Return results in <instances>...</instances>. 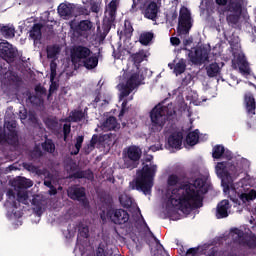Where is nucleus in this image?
Listing matches in <instances>:
<instances>
[{
  "instance_id": "obj_49",
  "label": "nucleus",
  "mask_w": 256,
  "mask_h": 256,
  "mask_svg": "<svg viewBox=\"0 0 256 256\" xmlns=\"http://www.w3.org/2000/svg\"><path fill=\"white\" fill-rule=\"evenodd\" d=\"M75 11H77L76 15H91V11H89L85 6L77 7Z\"/></svg>"
},
{
  "instance_id": "obj_28",
  "label": "nucleus",
  "mask_w": 256,
  "mask_h": 256,
  "mask_svg": "<svg viewBox=\"0 0 256 256\" xmlns=\"http://www.w3.org/2000/svg\"><path fill=\"white\" fill-rule=\"evenodd\" d=\"M131 59L134 65H141V63L147 59V52L141 49L138 52L131 54Z\"/></svg>"
},
{
  "instance_id": "obj_33",
  "label": "nucleus",
  "mask_w": 256,
  "mask_h": 256,
  "mask_svg": "<svg viewBox=\"0 0 256 256\" xmlns=\"http://www.w3.org/2000/svg\"><path fill=\"white\" fill-rule=\"evenodd\" d=\"M187 69V63L185 59H180L178 63L174 66L175 75H183V72Z\"/></svg>"
},
{
  "instance_id": "obj_45",
  "label": "nucleus",
  "mask_w": 256,
  "mask_h": 256,
  "mask_svg": "<svg viewBox=\"0 0 256 256\" xmlns=\"http://www.w3.org/2000/svg\"><path fill=\"white\" fill-rule=\"evenodd\" d=\"M31 157L32 159H41V157H43V151L41 150V147L35 146L31 152Z\"/></svg>"
},
{
  "instance_id": "obj_22",
  "label": "nucleus",
  "mask_w": 256,
  "mask_h": 256,
  "mask_svg": "<svg viewBox=\"0 0 256 256\" xmlns=\"http://www.w3.org/2000/svg\"><path fill=\"white\" fill-rule=\"evenodd\" d=\"M236 63L239 67L240 73H244V75H251V67H249V62H247V58H245V56H238Z\"/></svg>"
},
{
  "instance_id": "obj_60",
  "label": "nucleus",
  "mask_w": 256,
  "mask_h": 256,
  "mask_svg": "<svg viewBox=\"0 0 256 256\" xmlns=\"http://www.w3.org/2000/svg\"><path fill=\"white\" fill-rule=\"evenodd\" d=\"M80 235L81 237H84V239H87L89 237V228L84 227L81 231H80Z\"/></svg>"
},
{
  "instance_id": "obj_38",
  "label": "nucleus",
  "mask_w": 256,
  "mask_h": 256,
  "mask_svg": "<svg viewBox=\"0 0 256 256\" xmlns=\"http://www.w3.org/2000/svg\"><path fill=\"white\" fill-rule=\"evenodd\" d=\"M42 149L43 151H46V153H55V143H53V140L51 139L46 140L42 143Z\"/></svg>"
},
{
  "instance_id": "obj_43",
  "label": "nucleus",
  "mask_w": 256,
  "mask_h": 256,
  "mask_svg": "<svg viewBox=\"0 0 256 256\" xmlns=\"http://www.w3.org/2000/svg\"><path fill=\"white\" fill-rule=\"evenodd\" d=\"M179 181H180L179 176H177L175 174H171L168 177L167 185H168V187H175V185L179 184Z\"/></svg>"
},
{
  "instance_id": "obj_6",
  "label": "nucleus",
  "mask_w": 256,
  "mask_h": 256,
  "mask_svg": "<svg viewBox=\"0 0 256 256\" xmlns=\"http://www.w3.org/2000/svg\"><path fill=\"white\" fill-rule=\"evenodd\" d=\"M216 173L221 179V185L223 187V192L227 195L232 189L235 191V186L233 185V177H237V166L231 164L230 162L223 161L218 162L216 165Z\"/></svg>"
},
{
  "instance_id": "obj_55",
  "label": "nucleus",
  "mask_w": 256,
  "mask_h": 256,
  "mask_svg": "<svg viewBox=\"0 0 256 256\" xmlns=\"http://www.w3.org/2000/svg\"><path fill=\"white\" fill-rule=\"evenodd\" d=\"M96 256H107L105 255V244L100 243L97 250H96Z\"/></svg>"
},
{
  "instance_id": "obj_19",
  "label": "nucleus",
  "mask_w": 256,
  "mask_h": 256,
  "mask_svg": "<svg viewBox=\"0 0 256 256\" xmlns=\"http://www.w3.org/2000/svg\"><path fill=\"white\" fill-rule=\"evenodd\" d=\"M68 179H87L88 181H93L95 176L91 169L78 170L72 174H69Z\"/></svg>"
},
{
  "instance_id": "obj_39",
  "label": "nucleus",
  "mask_w": 256,
  "mask_h": 256,
  "mask_svg": "<svg viewBox=\"0 0 256 256\" xmlns=\"http://www.w3.org/2000/svg\"><path fill=\"white\" fill-rule=\"evenodd\" d=\"M46 127L50 131H59V122L55 119L48 118L46 120Z\"/></svg>"
},
{
  "instance_id": "obj_4",
  "label": "nucleus",
  "mask_w": 256,
  "mask_h": 256,
  "mask_svg": "<svg viewBox=\"0 0 256 256\" xmlns=\"http://www.w3.org/2000/svg\"><path fill=\"white\" fill-rule=\"evenodd\" d=\"M71 61L73 65L84 67L88 71L96 69L99 65V57L93 54L91 48L84 45H76L72 48Z\"/></svg>"
},
{
  "instance_id": "obj_51",
  "label": "nucleus",
  "mask_w": 256,
  "mask_h": 256,
  "mask_svg": "<svg viewBox=\"0 0 256 256\" xmlns=\"http://www.w3.org/2000/svg\"><path fill=\"white\" fill-rule=\"evenodd\" d=\"M28 120L30 121V123H33V125H39V118H37V114H35L34 112H30L28 114Z\"/></svg>"
},
{
  "instance_id": "obj_11",
  "label": "nucleus",
  "mask_w": 256,
  "mask_h": 256,
  "mask_svg": "<svg viewBox=\"0 0 256 256\" xmlns=\"http://www.w3.org/2000/svg\"><path fill=\"white\" fill-rule=\"evenodd\" d=\"M0 57H2V59L8 63H13V61H15V57H17V51L9 42H1Z\"/></svg>"
},
{
  "instance_id": "obj_41",
  "label": "nucleus",
  "mask_w": 256,
  "mask_h": 256,
  "mask_svg": "<svg viewBox=\"0 0 256 256\" xmlns=\"http://www.w3.org/2000/svg\"><path fill=\"white\" fill-rule=\"evenodd\" d=\"M134 90L135 88H131L128 84L124 85L120 93V98L125 99V97H129Z\"/></svg>"
},
{
  "instance_id": "obj_44",
  "label": "nucleus",
  "mask_w": 256,
  "mask_h": 256,
  "mask_svg": "<svg viewBox=\"0 0 256 256\" xmlns=\"http://www.w3.org/2000/svg\"><path fill=\"white\" fill-rule=\"evenodd\" d=\"M226 21L228 25H237V23H239V15L229 14L226 16Z\"/></svg>"
},
{
  "instance_id": "obj_23",
  "label": "nucleus",
  "mask_w": 256,
  "mask_h": 256,
  "mask_svg": "<svg viewBox=\"0 0 256 256\" xmlns=\"http://www.w3.org/2000/svg\"><path fill=\"white\" fill-rule=\"evenodd\" d=\"M42 29H43V24L41 23L34 24L31 30L29 31L30 39H33V41L41 40V37H43V33L41 32Z\"/></svg>"
},
{
  "instance_id": "obj_24",
  "label": "nucleus",
  "mask_w": 256,
  "mask_h": 256,
  "mask_svg": "<svg viewBox=\"0 0 256 256\" xmlns=\"http://www.w3.org/2000/svg\"><path fill=\"white\" fill-rule=\"evenodd\" d=\"M118 125L117 118L115 116H109L102 123V129L103 131H115Z\"/></svg>"
},
{
  "instance_id": "obj_31",
  "label": "nucleus",
  "mask_w": 256,
  "mask_h": 256,
  "mask_svg": "<svg viewBox=\"0 0 256 256\" xmlns=\"http://www.w3.org/2000/svg\"><path fill=\"white\" fill-rule=\"evenodd\" d=\"M1 34L6 38V39H13L15 37V27L5 25L0 28Z\"/></svg>"
},
{
  "instance_id": "obj_30",
  "label": "nucleus",
  "mask_w": 256,
  "mask_h": 256,
  "mask_svg": "<svg viewBox=\"0 0 256 256\" xmlns=\"http://www.w3.org/2000/svg\"><path fill=\"white\" fill-rule=\"evenodd\" d=\"M154 38L155 34H153V32H143L139 36V43L147 47V45H149V43H151Z\"/></svg>"
},
{
  "instance_id": "obj_62",
  "label": "nucleus",
  "mask_w": 256,
  "mask_h": 256,
  "mask_svg": "<svg viewBox=\"0 0 256 256\" xmlns=\"http://www.w3.org/2000/svg\"><path fill=\"white\" fill-rule=\"evenodd\" d=\"M170 43L172 44V45H181V40L179 39V38H177V37H172L171 39H170Z\"/></svg>"
},
{
  "instance_id": "obj_18",
  "label": "nucleus",
  "mask_w": 256,
  "mask_h": 256,
  "mask_svg": "<svg viewBox=\"0 0 256 256\" xmlns=\"http://www.w3.org/2000/svg\"><path fill=\"white\" fill-rule=\"evenodd\" d=\"M244 103H245L246 111L248 115H255L256 101L253 93L246 92L244 94Z\"/></svg>"
},
{
  "instance_id": "obj_37",
  "label": "nucleus",
  "mask_w": 256,
  "mask_h": 256,
  "mask_svg": "<svg viewBox=\"0 0 256 256\" xmlns=\"http://www.w3.org/2000/svg\"><path fill=\"white\" fill-rule=\"evenodd\" d=\"M83 141H85V136L81 135L76 137L75 149L71 152V155H79V151H81V147H83Z\"/></svg>"
},
{
  "instance_id": "obj_16",
  "label": "nucleus",
  "mask_w": 256,
  "mask_h": 256,
  "mask_svg": "<svg viewBox=\"0 0 256 256\" xmlns=\"http://www.w3.org/2000/svg\"><path fill=\"white\" fill-rule=\"evenodd\" d=\"M159 14V5L157 2L151 1L144 9L145 19H150V21H157V15Z\"/></svg>"
},
{
  "instance_id": "obj_20",
  "label": "nucleus",
  "mask_w": 256,
  "mask_h": 256,
  "mask_svg": "<svg viewBox=\"0 0 256 256\" xmlns=\"http://www.w3.org/2000/svg\"><path fill=\"white\" fill-rule=\"evenodd\" d=\"M143 81H145V76H143L141 72H136L131 74L126 84L128 85V87H131V89H135L136 87H139V85H141Z\"/></svg>"
},
{
  "instance_id": "obj_52",
  "label": "nucleus",
  "mask_w": 256,
  "mask_h": 256,
  "mask_svg": "<svg viewBox=\"0 0 256 256\" xmlns=\"http://www.w3.org/2000/svg\"><path fill=\"white\" fill-rule=\"evenodd\" d=\"M191 81H193V75L191 74H187L181 82L182 87H187V85H189L191 83Z\"/></svg>"
},
{
  "instance_id": "obj_29",
  "label": "nucleus",
  "mask_w": 256,
  "mask_h": 256,
  "mask_svg": "<svg viewBox=\"0 0 256 256\" xmlns=\"http://www.w3.org/2000/svg\"><path fill=\"white\" fill-rule=\"evenodd\" d=\"M206 73L210 78L217 77L221 73V67L217 62L211 63L206 66Z\"/></svg>"
},
{
  "instance_id": "obj_10",
  "label": "nucleus",
  "mask_w": 256,
  "mask_h": 256,
  "mask_svg": "<svg viewBox=\"0 0 256 256\" xmlns=\"http://www.w3.org/2000/svg\"><path fill=\"white\" fill-rule=\"evenodd\" d=\"M188 57L193 65H201L209 60V52L205 48H196L195 51L189 50Z\"/></svg>"
},
{
  "instance_id": "obj_17",
  "label": "nucleus",
  "mask_w": 256,
  "mask_h": 256,
  "mask_svg": "<svg viewBox=\"0 0 256 256\" xmlns=\"http://www.w3.org/2000/svg\"><path fill=\"white\" fill-rule=\"evenodd\" d=\"M168 145L172 149H181V146L183 145V132L181 131L173 132L168 137Z\"/></svg>"
},
{
  "instance_id": "obj_61",
  "label": "nucleus",
  "mask_w": 256,
  "mask_h": 256,
  "mask_svg": "<svg viewBox=\"0 0 256 256\" xmlns=\"http://www.w3.org/2000/svg\"><path fill=\"white\" fill-rule=\"evenodd\" d=\"M222 157H224V159H227V161H231L233 159V154L229 151L225 152V150H224V154Z\"/></svg>"
},
{
  "instance_id": "obj_9",
  "label": "nucleus",
  "mask_w": 256,
  "mask_h": 256,
  "mask_svg": "<svg viewBox=\"0 0 256 256\" xmlns=\"http://www.w3.org/2000/svg\"><path fill=\"white\" fill-rule=\"evenodd\" d=\"M106 217L110 219L114 225H125L129 222V212L121 208H108L106 211Z\"/></svg>"
},
{
  "instance_id": "obj_59",
  "label": "nucleus",
  "mask_w": 256,
  "mask_h": 256,
  "mask_svg": "<svg viewBox=\"0 0 256 256\" xmlns=\"http://www.w3.org/2000/svg\"><path fill=\"white\" fill-rule=\"evenodd\" d=\"M59 89V84L55 81H52L49 87L50 93H54V91H57Z\"/></svg>"
},
{
  "instance_id": "obj_27",
  "label": "nucleus",
  "mask_w": 256,
  "mask_h": 256,
  "mask_svg": "<svg viewBox=\"0 0 256 256\" xmlns=\"http://www.w3.org/2000/svg\"><path fill=\"white\" fill-rule=\"evenodd\" d=\"M185 141L186 145H189L190 147H195V145L199 143V129L189 132L186 136Z\"/></svg>"
},
{
  "instance_id": "obj_64",
  "label": "nucleus",
  "mask_w": 256,
  "mask_h": 256,
  "mask_svg": "<svg viewBox=\"0 0 256 256\" xmlns=\"http://www.w3.org/2000/svg\"><path fill=\"white\" fill-rule=\"evenodd\" d=\"M49 195H57V188L55 186L50 187Z\"/></svg>"
},
{
  "instance_id": "obj_56",
  "label": "nucleus",
  "mask_w": 256,
  "mask_h": 256,
  "mask_svg": "<svg viewBox=\"0 0 256 256\" xmlns=\"http://www.w3.org/2000/svg\"><path fill=\"white\" fill-rule=\"evenodd\" d=\"M50 70H51V75H50L51 81H53V79H55V75H57V64L51 63Z\"/></svg>"
},
{
  "instance_id": "obj_7",
  "label": "nucleus",
  "mask_w": 256,
  "mask_h": 256,
  "mask_svg": "<svg viewBox=\"0 0 256 256\" xmlns=\"http://www.w3.org/2000/svg\"><path fill=\"white\" fill-rule=\"evenodd\" d=\"M141 155H143V151L139 146H129L123 151V161L125 169H129L133 171V169H137L139 167V161L141 160Z\"/></svg>"
},
{
  "instance_id": "obj_47",
  "label": "nucleus",
  "mask_w": 256,
  "mask_h": 256,
  "mask_svg": "<svg viewBox=\"0 0 256 256\" xmlns=\"http://www.w3.org/2000/svg\"><path fill=\"white\" fill-rule=\"evenodd\" d=\"M232 11L234 13H241L243 11V4H241V1L237 0L236 2H233L231 4Z\"/></svg>"
},
{
  "instance_id": "obj_46",
  "label": "nucleus",
  "mask_w": 256,
  "mask_h": 256,
  "mask_svg": "<svg viewBox=\"0 0 256 256\" xmlns=\"http://www.w3.org/2000/svg\"><path fill=\"white\" fill-rule=\"evenodd\" d=\"M32 205H34V211H36L37 215H41L43 213V207L41 206V202L37 199L32 200Z\"/></svg>"
},
{
  "instance_id": "obj_13",
  "label": "nucleus",
  "mask_w": 256,
  "mask_h": 256,
  "mask_svg": "<svg viewBox=\"0 0 256 256\" xmlns=\"http://www.w3.org/2000/svg\"><path fill=\"white\" fill-rule=\"evenodd\" d=\"M76 9H77V6H75V4L62 3L58 6V14L63 19H71V17H77V14L75 13Z\"/></svg>"
},
{
  "instance_id": "obj_32",
  "label": "nucleus",
  "mask_w": 256,
  "mask_h": 256,
  "mask_svg": "<svg viewBox=\"0 0 256 256\" xmlns=\"http://www.w3.org/2000/svg\"><path fill=\"white\" fill-rule=\"evenodd\" d=\"M48 59H56L57 55L61 53V49L57 45L48 46L46 49Z\"/></svg>"
},
{
  "instance_id": "obj_25",
  "label": "nucleus",
  "mask_w": 256,
  "mask_h": 256,
  "mask_svg": "<svg viewBox=\"0 0 256 256\" xmlns=\"http://www.w3.org/2000/svg\"><path fill=\"white\" fill-rule=\"evenodd\" d=\"M117 9H119V0H112L108 4V17L112 22L117 19Z\"/></svg>"
},
{
  "instance_id": "obj_34",
  "label": "nucleus",
  "mask_w": 256,
  "mask_h": 256,
  "mask_svg": "<svg viewBox=\"0 0 256 256\" xmlns=\"http://www.w3.org/2000/svg\"><path fill=\"white\" fill-rule=\"evenodd\" d=\"M78 31L87 32L93 29V22L90 20H81L77 26Z\"/></svg>"
},
{
  "instance_id": "obj_1",
  "label": "nucleus",
  "mask_w": 256,
  "mask_h": 256,
  "mask_svg": "<svg viewBox=\"0 0 256 256\" xmlns=\"http://www.w3.org/2000/svg\"><path fill=\"white\" fill-rule=\"evenodd\" d=\"M209 191L207 181L196 178L193 183L184 182L171 191L168 203L179 211H193L203 207V195Z\"/></svg>"
},
{
  "instance_id": "obj_50",
  "label": "nucleus",
  "mask_w": 256,
  "mask_h": 256,
  "mask_svg": "<svg viewBox=\"0 0 256 256\" xmlns=\"http://www.w3.org/2000/svg\"><path fill=\"white\" fill-rule=\"evenodd\" d=\"M70 133H71V124H64L63 125L64 141H67V138L69 137Z\"/></svg>"
},
{
  "instance_id": "obj_2",
  "label": "nucleus",
  "mask_w": 256,
  "mask_h": 256,
  "mask_svg": "<svg viewBox=\"0 0 256 256\" xmlns=\"http://www.w3.org/2000/svg\"><path fill=\"white\" fill-rule=\"evenodd\" d=\"M153 156L145 159L142 163V169H138L136 172V179L130 182L131 189L136 191H142L144 195H151V189H153V179L157 173V165L153 162Z\"/></svg>"
},
{
  "instance_id": "obj_5",
  "label": "nucleus",
  "mask_w": 256,
  "mask_h": 256,
  "mask_svg": "<svg viewBox=\"0 0 256 256\" xmlns=\"http://www.w3.org/2000/svg\"><path fill=\"white\" fill-rule=\"evenodd\" d=\"M175 119H177V111L169 109V107L162 104L156 105L150 111L152 130L156 133L163 131V127H165L167 121L174 123Z\"/></svg>"
},
{
  "instance_id": "obj_54",
  "label": "nucleus",
  "mask_w": 256,
  "mask_h": 256,
  "mask_svg": "<svg viewBox=\"0 0 256 256\" xmlns=\"http://www.w3.org/2000/svg\"><path fill=\"white\" fill-rule=\"evenodd\" d=\"M8 143L9 145V135L5 131L0 130V144Z\"/></svg>"
},
{
  "instance_id": "obj_15",
  "label": "nucleus",
  "mask_w": 256,
  "mask_h": 256,
  "mask_svg": "<svg viewBox=\"0 0 256 256\" xmlns=\"http://www.w3.org/2000/svg\"><path fill=\"white\" fill-rule=\"evenodd\" d=\"M229 209H231V203H229V200L224 199L220 201L216 207V218L227 219V217H229Z\"/></svg>"
},
{
  "instance_id": "obj_8",
  "label": "nucleus",
  "mask_w": 256,
  "mask_h": 256,
  "mask_svg": "<svg viewBox=\"0 0 256 256\" xmlns=\"http://www.w3.org/2000/svg\"><path fill=\"white\" fill-rule=\"evenodd\" d=\"M191 27H193V23L191 22V11H189L187 7H182L178 18V34L189 35Z\"/></svg>"
},
{
  "instance_id": "obj_57",
  "label": "nucleus",
  "mask_w": 256,
  "mask_h": 256,
  "mask_svg": "<svg viewBox=\"0 0 256 256\" xmlns=\"http://www.w3.org/2000/svg\"><path fill=\"white\" fill-rule=\"evenodd\" d=\"M199 253V247L190 248L186 252V256H195Z\"/></svg>"
},
{
  "instance_id": "obj_48",
  "label": "nucleus",
  "mask_w": 256,
  "mask_h": 256,
  "mask_svg": "<svg viewBox=\"0 0 256 256\" xmlns=\"http://www.w3.org/2000/svg\"><path fill=\"white\" fill-rule=\"evenodd\" d=\"M243 245H247L248 249H256V236H252L245 240Z\"/></svg>"
},
{
  "instance_id": "obj_42",
  "label": "nucleus",
  "mask_w": 256,
  "mask_h": 256,
  "mask_svg": "<svg viewBox=\"0 0 256 256\" xmlns=\"http://www.w3.org/2000/svg\"><path fill=\"white\" fill-rule=\"evenodd\" d=\"M34 91L38 97V99L41 100V97H43V95H47V89L45 87H43L41 84H37L34 88Z\"/></svg>"
},
{
  "instance_id": "obj_35",
  "label": "nucleus",
  "mask_w": 256,
  "mask_h": 256,
  "mask_svg": "<svg viewBox=\"0 0 256 256\" xmlns=\"http://www.w3.org/2000/svg\"><path fill=\"white\" fill-rule=\"evenodd\" d=\"M225 154V146L224 145H216L213 147L212 157L213 159H221Z\"/></svg>"
},
{
  "instance_id": "obj_3",
  "label": "nucleus",
  "mask_w": 256,
  "mask_h": 256,
  "mask_svg": "<svg viewBox=\"0 0 256 256\" xmlns=\"http://www.w3.org/2000/svg\"><path fill=\"white\" fill-rule=\"evenodd\" d=\"M13 185L14 189L17 190V195L15 194V191L9 189L7 191V204L14 209H19V207H21V203L24 205L27 204V199H29L27 189L33 187V181L25 177H18L14 180Z\"/></svg>"
},
{
  "instance_id": "obj_21",
  "label": "nucleus",
  "mask_w": 256,
  "mask_h": 256,
  "mask_svg": "<svg viewBox=\"0 0 256 256\" xmlns=\"http://www.w3.org/2000/svg\"><path fill=\"white\" fill-rule=\"evenodd\" d=\"M239 199L231 198V201H233V203H235L234 207H237V205H241V201H242V203H249V201H253L254 199H256V191L251 190L249 193H242L239 196Z\"/></svg>"
},
{
  "instance_id": "obj_58",
  "label": "nucleus",
  "mask_w": 256,
  "mask_h": 256,
  "mask_svg": "<svg viewBox=\"0 0 256 256\" xmlns=\"http://www.w3.org/2000/svg\"><path fill=\"white\" fill-rule=\"evenodd\" d=\"M97 143H99V135L94 134L90 140V146L95 147V145H97Z\"/></svg>"
},
{
  "instance_id": "obj_14",
  "label": "nucleus",
  "mask_w": 256,
  "mask_h": 256,
  "mask_svg": "<svg viewBox=\"0 0 256 256\" xmlns=\"http://www.w3.org/2000/svg\"><path fill=\"white\" fill-rule=\"evenodd\" d=\"M6 129L8 131L9 145H17L19 143V134L17 133V123L15 121L7 122Z\"/></svg>"
},
{
  "instance_id": "obj_12",
  "label": "nucleus",
  "mask_w": 256,
  "mask_h": 256,
  "mask_svg": "<svg viewBox=\"0 0 256 256\" xmlns=\"http://www.w3.org/2000/svg\"><path fill=\"white\" fill-rule=\"evenodd\" d=\"M68 197H70V199L73 201H81L84 206L89 204V201H87V193L85 192V187H70L68 189Z\"/></svg>"
},
{
  "instance_id": "obj_26",
  "label": "nucleus",
  "mask_w": 256,
  "mask_h": 256,
  "mask_svg": "<svg viewBox=\"0 0 256 256\" xmlns=\"http://www.w3.org/2000/svg\"><path fill=\"white\" fill-rule=\"evenodd\" d=\"M232 238L234 243H238V245L245 244V232L239 228L231 229Z\"/></svg>"
},
{
  "instance_id": "obj_53",
  "label": "nucleus",
  "mask_w": 256,
  "mask_h": 256,
  "mask_svg": "<svg viewBox=\"0 0 256 256\" xmlns=\"http://www.w3.org/2000/svg\"><path fill=\"white\" fill-rule=\"evenodd\" d=\"M90 11L92 13H99L101 11V6L99 5V2H91L90 3Z\"/></svg>"
},
{
  "instance_id": "obj_40",
  "label": "nucleus",
  "mask_w": 256,
  "mask_h": 256,
  "mask_svg": "<svg viewBox=\"0 0 256 256\" xmlns=\"http://www.w3.org/2000/svg\"><path fill=\"white\" fill-rule=\"evenodd\" d=\"M85 118V113H83L82 110H76L72 112L71 119L73 123H79V121H82Z\"/></svg>"
},
{
  "instance_id": "obj_63",
  "label": "nucleus",
  "mask_w": 256,
  "mask_h": 256,
  "mask_svg": "<svg viewBox=\"0 0 256 256\" xmlns=\"http://www.w3.org/2000/svg\"><path fill=\"white\" fill-rule=\"evenodd\" d=\"M120 203L123 205V207H127V208L131 207L132 205L131 199H128L125 202H123V200L120 199Z\"/></svg>"
},
{
  "instance_id": "obj_36",
  "label": "nucleus",
  "mask_w": 256,
  "mask_h": 256,
  "mask_svg": "<svg viewBox=\"0 0 256 256\" xmlns=\"http://www.w3.org/2000/svg\"><path fill=\"white\" fill-rule=\"evenodd\" d=\"M133 31H135V30L133 29V24H131V21L125 20V22H124V37H126V39H131V37H133Z\"/></svg>"
}]
</instances>
